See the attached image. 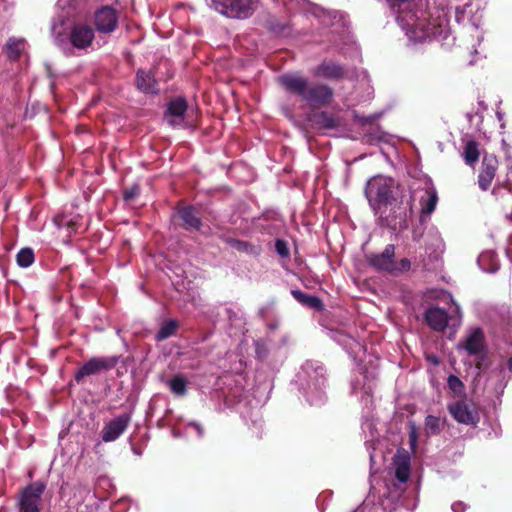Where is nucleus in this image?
Returning <instances> with one entry per match:
<instances>
[{"mask_svg": "<svg viewBox=\"0 0 512 512\" xmlns=\"http://www.w3.org/2000/svg\"><path fill=\"white\" fill-rule=\"evenodd\" d=\"M397 11V21L411 42L418 43L430 39L445 40L449 33V20L444 11L435 14L423 10H413L414 0H389Z\"/></svg>", "mask_w": 512, "mask_h": 512, "instance_id": "f257e3e1", "label": "nucleus"}, {"mask_svg": "<svg viewBox=\"0 0 512 512\" xmlns=\"http://www.w3.org/2000/svg\"><path fill=\"white\" fill-rule=\"evenodd\" d=\"M278 82L290 93L296 94L303 100L317 105H325L332 98V90L322 84H311L306 78L297 73L283 74Z\"/></svg>", "mask_w": 512, "mask_h": 512, "instance_id": "f03ea898", "label": "nucleus"}, {"mask_svg": "<svg viewBox=\"0 0 512 512\" xmlns=\"http://www.w3.org/2000/svg\"><path fill=\"white\" fill-rule=\"evenodd\" d=\"M398 187L394 179L381 175L374 176L367 182L365 195L375 214L382 215L383 209L392 205Z\"/></svg>", "mask_w": 512, "mask_h": 512, "instance_id": "7ed1b4c3", "label": "nucleus"}, {"mask_svg": "<svg viewBox=\"0 0 512 512\" xmlns=\"http://www.w3.org/2000/svg\"><path fill=\"white\" fill-rule=\"evenodd\" d=\"M300 377L305 381L304 389L310 404H322L325 400L326 382L324 367L317 361H307L302 367Z\"/></svg>", "mask_w": 512, "mask_h": 512, "instance_id": "20e7f679", "label": "nucleus"}, {"mask_svg": "<svg viewBox=\"0 0 512 512\" xmlns=\"http://www.w3.org/2000/svg\"><path fill=\"white\" fill-rule=\"evenodd\" d=\"M205 3L210 9L233 19L249 18L257 6V0H205Z\"/></svg>", "mask_w": 512, "mask_h": 512, "instance_id": "39448f33", "label": "nucleus"}, {"mask_svg": "<svg viewBox=\"0 0 512 512\" xmlns=\"http://www.w3.org/2000/svg\"><path fill=\"white\" fill-rule=\"evenodd\" d=\"M449 298L453 304L449 315L445 310L437 306L430 307L425 312V320L428 326L435 331H443L447 327L449 321L453 328L461 325L462 312L460 306L454 302L452 296H449Z\"/></svg>", "mask_w": 512, "mask_h": 512, "instance_id": "423d86ee", "label": "nucleus"}, {"mask_svg": "<svg viewBox=\"0 0 512 512\" xmlns=\"http://www.w3.org/2000/svg\"><path fill=\"white\" fill-rule=\"evenodd\" d=\"M118 363V357H93L85 362L75 373V380L81 383L88 376L97 375L103 371L113 369Z\"/></svg>", "mask_w": 512, "mask_h": 512, "instance_id": "0eeeda50", "label": "nucleus"}, {"mask_svg": "<svg viewBox=\"0 0 512 512\" xmlns=\"http://www.w3.org/2000/svg\"><path fill=\"white\" fill-rule=\"evenodd\" d=\"M95 33L93 28L86 22H77L73 24L69 33L71 45L78 50L89 48L94 40Z\"/></svg>", "mask_w": 512, "mask_h": 512, "instance_id": "6e6552de", "label": "nucleus"}, {"mask_svg": "<svg viewBox=\"0 0 512 512\" xmlns=\"http://www.w3.org/2000/svg\"><path fill=\"white\" fill-rule=\"evenodd\" d=\"M448 410L453 418L462 424L473 425L479 420L478 413L473 404L458 400L448 406Z\"/></svg>", "mask_w": 512, "mask_h": 512, "instance_id": "1a4fd4ad", "label": "nucleus"}, {"mask_svg": "<svg viewBox=\"0 0 512 512\" xmlns=\"http://www.w3.org/2000/svg\"><path fill=\"white\" fill-rule=\"evenodd\" d=\"M131 421V416L127 413L121 414L108 423L102 429V440L104 442H113L117 440L127 429Z\"/></svg>", "mask_w": 512, "mask_h": 512, "instance_id": "9d476101", "label": "nucleus"}, {"mask_svg": "<svg viewBox=\"0 0 512 512\" xmlns=\"http://www.w3.org/2000/svg\"><path fill=\"white\" fill-rule=\"evenodd\" d=\"M45 489L42 483H34L27 487L21 496L20 512H39L41 495Z\"/></svg>", "mask_w": 512, "mask_h": 512, "instance_id": "9b49d317", "label": "nucleus"}, {"mask_svg": "<svg viewBox=\"0 0 512 512\" xmlns=\"http://www.w3.org/2000/svg\"><path fill=\"white\" fill-rule=\"evenodd\" d=\"M187 103L184 98L177 97L168 103L165 120L171 126H184L186 124Z\"/></svg>", "mask_w": 512, "mask_h": 512, "instance_id": "f8f14e48", "label": "nucleus"}, {"mask_svg": "<svg viewBox=\"0 0 512 512\" xmlns=\"http://www.w3.org/2000/svg\"><path fill=\"white\" fill-rule=\"evenodd\" d=\"M94 23L99 33H111L118 25L117 12L111 7H102L96 11Z\"/></svg>", "mask_w": 512, "mask_h": 512, "instance_id": "ddd939ff", "label": "nucleus"}, {"mask_svg": "<svg viewBox=\"0 0 512 512\" xmlns=\"http://www.w3.org/2000/svg\"><path fill=\"white\" fill-rule=\"evenodd\" d=\"M497 167L498 161L494 155H484L478 175V185L483 191H486L490 187L495 177Z\"/></svg>", "mask_w": 512, "mask_h": 512, "instance_id": "4468645a", "label": "nucleus"}, {"mask_svg": "<svg viewBox=\"0 0 512 512\" xmlns=\"http://www.w3.org/2000/svg\"><path fill=\"white\" fill-rule=\"evenodd\" d=\"M418 197L421 205V214L429 216L436 208L438 195L436 189L429 183H426L423 189L416 191L415 197Z\"/></svg>", "mask_w": 512, "mask_h": 512, "instance_id": "2eb2a0df", "label": "nucleus"}, {"mask_svg": "<svg viewBox=\"0 0 512 512\" xmlns=\"http://www.w3.org/2000/svg\"><path fill=\"white\" fill-rule=\"evenodd\" d=\"M463 347L469 355L475 356L476 359H482L485 355V345L484 335L481 329H472L468 334Z\"/></svg>", "mask_w": 512, "mask_h": 512, "instance_id": "dca6fc26", "label": "nucleus"}, {"mask_svg": "<svg viewBox=\"0 0 512 512\" xmlns=\"http://www.w3.org/2000/svg\"><path fill=\"white\" fill-rule=\"evenodd\" d=\"M395 466V477L398 481V485L394 484L395 490L398 491V495H401L404 491L403 486L408 481L410 476V460L406 455H397L394 459Z\"/></svg>", "mask_w": 512, "mask_h": 512, "instance_id": "f3484780", "label": "nucleus"}, {"mask_svg": "<svg viewBox=\"0 0 512 512\" xmlns=\"http://www.w3.org/2000/svg\"><path fill=\"white\" fill-rule=\"evenodd\" d=\"M394 245H387L385 249L380 253L373 255L369 258L370 264L378 270H384L392 272L395 269L394 263Z\"/></svg>", "mask_w": 512, "mask_h": 512, "instance_id": "a211bd4d", "label": "nucleus"}, {"mask_svg": "<svg viewBox=\"0 0 512 512\" xmlns=\"http://www.w3.org/2000/svg\"><path fill=\"white\" fill-rule=\"evenodd\" d=\"M479 267L488 273H494L499 268V261L496 254L491 251H484L478 257Z\"/></svg>", "mask_w": 512, "mask_h": 512, "instance_id": "6ab92c4d", "label": "nucleus"}, {"mask_svg": "<svg viewBox=\"0 0 512 512\" xmlns=\"http://www.w3.org/2000/svg\"><path fill=\"white\" fill-rule=\"evenodd\" d=\"M314 74L324 78H339L344 74V70L333 62H324L315 69Z\"/></svg>", "mask_w": 512, "mask_h": 512, "instance_id": "aec40b11", "label": "nucleus"}, {"mask_svg": "<svg viewBox=\"0 0 512 512\" xmlns=\"http://www.w3.org/2000/svg\"><path fill=\"white\" fill-rule=\"evenodd\" d=\"M137 87L145 93L157 91L156 81L150 71L139 70L137 72Z\"/></svg>", "mask_w": 512, "mask_h": 512, "instance_id": "412c9836", "label": "nucleus"}, {"mask_svg": "<svg viewBox=\"0 0 512 512\" xmlns=\"http://www.w3.org/2000/svg\"><path fill=\"white\" fill-rule=\"evenodd\" d=\"M179 217L184 222L187 229L198 230L201 226L200 218L195 209L192 207H184L178 211Z\"/></svg>", "mask_w": 512, "mask_h": 512, "instance_id": "4be33fe9", "label": "nucleus"}, {"mask_svg": "<svg viewBox=\"0 0 512 512\" xmlns=\"http://www.w3.org/2000/svg\"><path fill=\"white\" fill-rule=\"evenodd\" d=\"M479 156L478 144L475 141L467 142L463 151L465 163L469 166H473L478 161Z\"/></svg>", "mask_w": 512, "mask_h": 512, "instance_id": "5701e85b", "label": "nucleus"}, {"mask_svg": "<svg viewBox=\"0 0 512 512\" xmlns=\"http://www.w3.org/2000/svg\"><path fill=\"white\" fill-rule=\"evenodd\" d=\"M292 295L301 304H304L314 309H320L322 307L320 299L315 296L305 294L300 290H292Z\"/></svg>", "mask_w": 512, "mask_h": 512, "instance_id": "b1692460", "label": "nucleus"}, {"mask_svg": "<svg viewBox=\"0 0 512 512\" xmlns=\"http://www.w3.org/2000/svg\"><path fill=\"white\" fill-rule=\"evenodd\" d=\"M315 15L320 18L321 24L325 26H334L340 20V15L338 12L326 11L322 8H317Z\"/></svg>", "mask_w": 512, "mask_h": 512, "instance_id": "393cba45", "label": "nucleus"}, {"mask_svg": "<svg viewBox=\"0 0 512 512\" xmlns=\"http://www.w3.org/2000/svg\"><path fill=\"white\" fill-rule=\"evenodd\" d=\"M24 48L25 42L22 39L10 38L6 44L7 53L11 59H17Z\"/></svg>", "mask_w": 512, "mask_h": 512, "instance_id": "a878e982", "label": "nucleus"}, {"mask_svg": "<svg viewBox=\"0 0 512 512\" xmlns=\"http://www.w3.org/2000/svg\"><path fill=\"white\" fill-rule=\"evenodd\" d=\"M169 388L173 394L177 396H183L187 390V381L183 376H175L169 383Z\"/></svg>", "mask_w": 512, "mask_h": 512, "instance_id": "bb28decb", "label": "nucleus"}, {"mask_svg": "<svg viewBox=\"0 0 512 512\" xmlns=\"http://www.w3.org/2000/svg\"><path fill=\"white\" fill-rule=\"evenodd\" d=\"M34 252L31 248H22L18 253H17V257H16V260H17V264L20 266V267H23V268H27L29 266H31L34 262Z\"/></svg>", "mask_w": 512, "mask_h": 512, "instance_id": "cd10ccee", "label": "nucleus"}, {"mask_svg": "<svg viewBox=\"0 0 512 512\" xmlns=\"http://www.w3.org/2000/svg\"><path fill=\"white\" fill-rule=\"evenodd\" d=\"M177 329V323L174 320L165 321L156 334L158 341L165 340L172 336Z\"/></svg>", "mask_w": 512, "mask_h": 512, "instance_id": "c85d7f7f", "label": "nucleus"}, {"mask_svg": "<svg viewBox=\"0 0 512 512\" xmlns=\"http://www.w3.org/2000/svg\"><path fill=\"white\" fill-rule=\"evenodd\" d=\"M442 428V421L439 417L428 415L425 419V433L430 435L438 434Z\"/></svg>", "mask_w": 512, "mask_h": 512, "instance_id": "c756f323", "label": "nucleus"}, {"mask_svg": "<svg viewBox=\"0 0 512 512\" xmlns=\"http://www.w3.org/2000/svg\"><path fill=\"white\" fill-rule=\"evenodd\" d=\"M449 389L454 393L455 396H461L465 392L463 382L454 375H450L447 380Z\"/></svg>", "mask_w": 512, "mask_h": 512, "instance_id": "7c9ffc66", "label": "nucleus"}, {"mask_svg": "<svg viewBox=\"0 0 512 512\" xmlns=\"http://www.w3.org/2000/svg\"><path fill=\"white\" fill-rule=\"evenodd\" d=\"M317 122L324 128H334L337 126L335 117L329 113L322 112L317 116Z\"/></svg>", "mask_w": 512, "mask_h": 512, "instance_id": "2f4dec72", "label": "nucleus"}, {"mask_svg": "<svg viewBox=\"0 0 512 512\" xmlns=\"http://www.w3.org/2000/svg\"><path fill=\"white\" fill-rule=\"evenodd\" d=\"M63 25H64V17L63 16H60V17L54 19L52 22V25H51L52 35L59 42L62 41L61 39H59V37L62 34V31L59 28L62 27Z\"/></svg>", "mask_w": 512, "mask_h": 512, "instance_id": "473e14b6", "label": "nucleus"}, {"mask_svg": "<svg viewBox=\"0 0 512 512\" xmlns=\"http://www.w3.org/2000/svg\"><path fill=\"white\" fill-rule=\"evenodd\" d=\"M409 439H410L411 447H414L416 445L417 439H418L417 429L414 424L410 425Z\"/></svg>", "mask_w": 512, "mask_h": 512, "instance_id": "72a5a7b5", "label": "nucleus"}, {"mask_svg": "<svg viewBox=\"0 0 512 512\" xmlns=\"http://www.w3.org/2000/svg\"><path fill=\"white\" fill-rule=\"evenodd\" d=\"M352 389H353V391H354V392H356V393L358 392V390L363 389V390H364V393H365V394H367V395L371 392V387H370V385H368L367 387H366L365 385H363L362 387H360V385H359L358 383H356V382H352Z\"/></svg>", "mask_w": 512, "mask_h": 512, "instance_id": "f704fd0d", "label": "nucleus"}, {"mask_svg": "<svg viewBox=\"0 0 512 512\" xmlns=\"http://www.w3.org/2000/svg\"><path fill=\"white\" fill-rule=\"evenodd\" d=\"M276 249L281 256H287L288 252L285 247V244L282 241L278 240L276 242Z\"/></svg>", "mask_w": 512, "mask_h": 512, "instance_id": "c9c22d12", "label": "nucleus"}, {"mask_svg": "<svg viewBox=\"0 0 512 512\" xmlns=\"http://www.w3.org/2000/svg\"><path fill=\"white\" fill-rule=\"evenodd\" d=\"M189 426L195 429L199 437L203 436V428L198 423H191Z\"/></svg>", "mask_w": 512, "mask_h": 512, "instance_id": "e433bc0d", "label": "nucleus"}, {"mask_svg": "<svg viewBox=\"0 0 512 512\" xmlns=\"http://www.w3.org/2000/svg\"><path fill=\"white\" fill-rule=\"evenodd\" d=\"M452 510L454 512H462L464 510V505L461 502L454 503L452 505Z\"/></svg>", "mask_w": 512, "mask_h": 512, "instance_id": "4c0bfd02", "label": "nucleus"}, {"mask_svg": "<svg viewBox=\"0 0 512 512\" xmlns=\"http://www.w3.org/2000/svg\"><path fill=\"white\" fill-rule=\"evenodd\" d=\"M400 264L403 270H408L410 268V261L406 258L402 259Z\"/></svg>", "mask_w": 512, "mask_h": 512, "instance_id": "58836bf2", "label": "nucleus"}, {"mask_svg": "<svg viewBox=\"0 0 512 512\" xmlns=\"http://www.w3.org/2000/svg\"><path fill=\"white\" fill-rule=\"evenodd\" d=\"M234 247L238 250H245L247 247V243L236 241Z\"/></svg>", "mask_w": 512, "mask_h": 512, "instance_id": "ea45409f", "label": "nucleus"}, {"mask_svg": "<svg viewBox=\"0 0 512 512\" xmlns=\"http://www.w3.org/2000/svg\"><path fill=\"white\" fill-rule=\"evenodd\" d=\"M134 195H135L134 191H126L124 193V198L126 200H131L134 197Z\"/></svg>", "mask_w": 512, "mask_h": 512, "instance_id": "a19ab883", "label": "nucleus"}, {"mask_svg": "<svg viewBox=\"0 0 512 512\" xmlns=\"http://www.w3.org/2000/svg\"><path fill=\"white\" fill-rule=\"evenodd\" d=\"M504 371H505L504 367L501 366L497 371H493V373H497V376H502Z\"/></svg>", "mask_w": 512, "mask_h": 512, "instance_id": "79ce46f5", "label": "nucleus"}, {"mask_svg": "<svg viewBox=\"0 0 512 512\" xmlns=\"http://www.w3.org/2000/svg\"><path fill=\"white\" fill-rule=\"evenodd\" d=\"M508 369L512 373V357L508 360Z\"/></svg>", "mask_w": 512, "mask_h": 512, "instance_id": "37998d69", "label": "nucleus"}, {"mask_svg": "<svg viewBox=\"0 0 512 512\" xmlns=\"http://www.w3.org/2000/svg\"><path fill=\"white\" fill-rule=\"evenodd\" d=\"M407 208L409 209V211L411 213L412 212V204L410 201L407 203Z\"/></svg>", "mask_w": 512, "mask_h": 512, "instance_id": "c03bdc74", "label": "nucleus"}, {"mask_svg": "<svg viewBox=\"0 0 512 512\" xmlns=\"http://www.w3.org/2000/svg\"><path fill=\"white\" fill-rule=\"evenodd\" d=\"M497 117H498L499 120H501L502 119V114L500 112H497Z\"/></svg>", "mask_w": 512, "mask_h": 512, "instance_id": "a18cd8bd", "label": "nucleus"}, {"mask_svg": "<svg viewBox=\"0 0 512 512\" xmlns=\"http://www.w3.org/2000/svg\"><path fill=\"white\" fill-rule=\"evenodd\" d=\"M283 2H285V0H282Z\"/></svg>", "mask_w": 512, "mask_h": 512, "instance_id": "49530a36", "label": "nucleus"}]
</instances>
